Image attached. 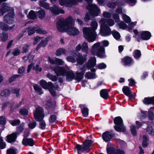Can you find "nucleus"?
<instances>
[{
	"instance_id": "obj_1",
	"label": "nucleus",
	"mask_w": 154,
	"mask_h": 154,
	"mask_svg": "<svg viewBox=\"0 0 154 154\" xmlns=\"http://www.w3.org/2000/svg\"><path fill=\"white\" fill-rule=\"evenodd\" d=\"M74 23L71 17H69L65 20L61 18L57 23V28L60 32L65 31L70 35L75 36L78 35L80 32L76 28L72 26Z\"/></svg>"
},
{
	"instance_id": "obj_2",
	"label": "nucleus",
	"mask_w": 154,
	"mask_h": 154,
	"mask_svg": "<svg viewBox=\"0 0 154 154\" xmlns=\"http://www.w3.org/2000/svg\"><path fill=\"white\" fill-rule=\"evenodd\" d=\"M91 29L90 27L84 28L83 32L84 37L89 42H92L96 39L97 34L95 30L97 29L98 24L95 21L91 23Z\"/></svg>"
},
{
	"instance_id": "obj_3",
	"label": "nucleus",
	"mask_w": 154,
	"mask_h": 154,
	"mask_svg": "<svg viewBox=\"0 0 154 154\" xmlns=\"http://www.w3.org/2000/svg\"><path fill=\"white\" fill-rule=\"evenodd\" d=\"M52 69L57 76H66L68 81H70L75 78V74L72 71H66L63 67L56 66L52 68Z\"/></svg>"
},
{
	"instance_id": "obj_4",
	"label": "nucleus",
	"mask_w": 154,
	"mask_h": 154,
	"mask_svg": "<svg viewBox=\"0 0 154 154\" xmlns=\"http://www.w3.org/2000/svg\"><path fill=\"white\" fill-rule=\"evenodd\" d=\"M91 52L92 54L100 58H104L106 56L105 49L99 42L94 44L92 46Z\"/></svg>"
},
{
	"instance_id": "obj_5",
	"label": "nucleus",
	"mask_w": 154,
	"mask_h": 154,
	"mask_svg": "<svg viewBox=\"0 0 154 154\" xmlns=\"http://www.w3.org/2000/svg\"><path fill=\"white\" fill-rule=\"evenodd\" d=\"M100 24V33L102 36H108L111 33L110 28L106 23V19L104 18L101 19L99 22Z\"/></svg>"
},
{
	"instance_id": "obj_6",
	"label": "nucleus",
	"mask_w": 154,
	"mask_h": 154,
	"mask_svg": "<svg viewBox=\"0 0 154 154\" xmlns=\"http://www.w3.org/2000/svg\"><path fill=\"white\" fill-rule=\"evenodd\" d=\"M136 0H120L117 1L116 2H109L107 6L109 8H114L116 5H123L126 2L128 3L131 5L133 6L136 3Z\"/></svg>"
},
{
	"instance_id": "obj_7",
	"label": "nucleus",
	"mask_w": 154,
	"mask_h": 154,
	"mask_svg": "<svg viewBox=\"0 0 154 154\" xmlns=\"http://www.w3.org/2000/svg\"><path fill=\"white\" fill-rule=\"evenodd\" d=\"M114 123L116 124L114 128L116 130L119 132H124L126 129L123 124V121L119 116L116 117L114 119Z\"/></svg>"
},
{
	"instance_id": "obj_8",
	"label": "nucleus",
	"mask_w": 154,
	"mask_h": 154,
	"mask_svg": "<svg viewBox=\"0 0 154 154\" xmlns=\"http://www.w3.org/2000/svg\"><path fill=\"white\" fill-rule=\"evenodd\" d=\"M92 143V142L91 140H86L82 146L79 144L77 145L76 149L78 151V154H81L79 153L80 151L84 152L89 149Z\"/></svg>"
},
{
	"instance_id": "obj_9",
	"label": "nucleus",
	"mask_w": 154,
	"mask_h": 154,
	"mask_svg": "<svg viewBox=\"0 0 154 154\" xmlns=\"http://www.w3.org/2000/svg\"><path fill=\"white\" fill-rule=\"evenodd\" d=\"M29 35H30L33 34L35 31L37 33L40 34H45L47 33V31L40 28L38 26L34 27H29L26 29Z\"/></svg>"
},
{
	"instance_id": "obj_10",
	"label": "nucleus",
	"mask_w": 154,
	"mask_h": 154,
	"mask_svg": "<svg viewBox=\"0 0 154 154\" xmlns=\"http://www.w3.org/2000/svg\"><path fill=\"white\" fill-rule=\"evenodd\" d=\"M35 119L37 121H40L43 120L44 117V114L43 109L41 107H37L33 113Z\"/></svg>"
},
{
	"instance_id": "obj_11",
	"label": "nucleus",
	"mask_w": 154,
	"mask_h": 154,
	"mask_svg": "<svg viewBox=\"0 0 154 154\" xmlns=\"http://www.w3.org/2000/svg\"><path fill=\"white\" fill-rule=\"evenodd\" d=\"M87 8L89 10V13L92 15L96 16L100 13V9L95 4L89 5Z\"/></svg>"
},
{
	"instance_id": "obj_12",
	"label": "nucleus",
	"mask_w": 154,
	"mask_h": 154,
	"mask_svg": "<svg viewBox=\"0 0 154 154\" xmlns=\"http://www.w3.org/2000/svg\"><path fill=\"white\" fill-rule=\"evenodd\" d=\"M82 0H59L60 4L61 6L71 7L77 4L78 2H81Z\"/></svg>"
},
{
	"instance_id": "obj_13",
	"label": "nucleus",
	"mask_w": 154,
	"mask_h": 154,
	"mask_svg": "<svg viewBox=\"0 0 154 154\" xmlns=\"http://www.w3.org/2000/svg\"><path fill=\"white\" fill-rule=\"evenodd\" d=\"M77 57L76 58L77 62L79 64H82L85 62L87 60V54H85L82 56V54L81 53H78L76 55Z\"/></svg>"
},
{
	"instance_id": "obj_14",
	"label": "nucleus",
	"mask_w": 154,
	"mask_h": 154,
	"mask_svg": "<svg viewBox=\"0 0 154 154\" xmlns=\"http://www.w3.org/2000/svg\"><path fill=\"white\" fill-rule=\"evenodd\" d=\"M14 12L11 10L10 13L6 15L4 17V20L8 23H11L14 21Z\"/></svg>"
},
{
	"instance_id": "obj_15",
	"label": "nucleus",
	"mask_w": 154,
	"mask_h": 154,
	"mask_svg": "<svg viewBox=\"0 0 154 154\" xmlns=\"http://www.w3.org/2000/svg\"><path fill=\"white\" fill-rule=\"evenodd\" d=\"M50 10L53 15H58L60 13H64V11L63 10L59 8L55 5L53 7H50Z\"/></svg>"
},
{
	"instance_id": "obj_16",
	"label": "nucleus",
	"mask_w": 154,
	"mask_h": 154,
	"mask_svg": "<svg viewBox=\"0 0 154 154\" xmlns=\"http://www.w3.org/2000/svg\"><path fill=\"white\" fill-rule=\"evenodd\" d=\"M121 62L124 66H130L133 63V60L131 57L126 56L122 59Z\"/></svg>"
},
{
	"instance_id": "obj_17",
	"label": "nucleus",
	"mask_w": 154,
	"mask_h": 154,
	"mask_svg": "<svg viewBox=\"0 0 154 154\" xmlns=\"http://www.w3.org/2000/svg\"><path fill=\"white\" fill-rule=\"evenodd\" d=\"M22 144L25 146H33L34 144V141L32 138H24L23 139Z\"/></svg>"
},
{
	"instance_id": "obj_18",
	"label": "nucleus",
	"mask_w": 154,
	"mask_h": 154,
	"mask_svg": "<svg viewBox=\"0 0 154 154\" xmlns=\"http://www.w3.org/2000/svg\"><path fill=\"white\" fill-rule=\"evenodd\" d=\"M40 85L44 89H50L52 88L53 86L52 83L51 82L47 83L44 80H42L40 82Z\"/></svg>"
},
{
	"instance_id": "obj_19",
	"label": "nucleus",
	"mask_w": 154,
	"mask_h": 154,
	"mask_svg": "<svg viewBox=\"0 0 154 154\" xmlns=\"http://www.w3.org/2000/svg\"><path fill=\"white\" fill-rule=\"evenodd\" d=\"M48 60L50 63L52 64L62 65H63L64 63V62L63 60L57 58L52 59L50 57H49Z\"/></svg>"
},
{
	"instance_id": "obj_20",
	"label": "nucleus",
	"mask_w": 154,
	"mask_h": 154,
	"mask_svg": "<svg viewBox=\"0 0 154 154\" xmlns=\"http://www.w3.org/2000/svg\"><path fill=\"white\" fill-rule=\"evenodd\" d=\"M17 135L15 132L13 133L7 135L6 137L7 141L9 143L15 142L17 138Z\"/></svg>"
},
{
	"instance_id": "obj_21",
	"label": "nucleus",
	"mask_w": 154,
	"mask_h": 154,
	"mask_svg": "<svg viewBox=\"0 0 154 154\" xmlns=\"http://www.w3.org/2000/svg\"><path fill=\"white\" fill-rule=\"evenodd\" d=\"M140 35L141 38L143 40H148L151 36L150 33L147 31H142L140 33Z\"/></svg>"
},
{
	"instance_id": "obj_22",
	"label": "nucleus",
	"mask_w": 154,
	"mask_h": 154,
	"mask_svg": "<svg viewBox=\"0 0 154 154\" xmlns=\"http://www.w3.org/2000/svg\"><path fill=\"white\" fill-rule=\"evenodd\" d=\"M122 91L130 99L133 98V95L131 92L130 88L127 86H124L122 88Z\"/></svg>"
},
{
	"instance_id": "obj_23",
	"label": "nucleus",
	"mask_w": 154,
	"mask_h": 154,
	"mask_svg": "<svg viewBox=\"0 0 154 154\" xmlns=\"http://www.w3.org/2000/svg\"><path fill=\"white\" fill-rule=\"evenodd\" d=\"M96 60L95 57H92L90 58L87 64V66L88 69L94 67L96 63Z\"/></svg>"
},
{
	"instance_id": "obj_24",
	"label": "nucleus",
	"mask_w": 154,
	"mask_h": 154,
	"mask_svg": "<svg viewBox=\"0 0 154 154\" xmlns=\"http://www.w3.org/2000/svg\"><path fill=\"white\" fill-rule=\"evenodd\" d=\"M79 107L81 108L83 116L85 117L87 116L88 114V109L86 107L85 105L80 104Z\"/></svg>"
},
{
	"instance_id": "obj_25",
	"label": "nucleus",
	"mask_w": 154,
	"mask_h": 154,
	"mask_svg": "<svg viewBox=\"0 0 154 154\" xmlns=\"http://www.w3.org/2000/svg\"><path fill=\"white\" fill-rule=\"evenodd\" d=\"M15 26V25H13L11 26L8 27L7 24L4 22H1L0 23V27L3 30L6 31L8 30H11Z\"/></svg>"
},
{
	"instance_id": "obj_26",
	"label": "nucleus",
	"mask_w": 154,
	"mask_h": 154,
	"mask_svg": "<svg viewBox=\"0 0 154 154\" xmlns=\"http://www.w3.org/2000/svg\"><path fill=\"white\" fill-rule=\"evenodd\" d=\"M103 140L106 142H108L112 138L111 133L109 132L104 133L102 136Z\"/></svg>"
},
{
	"instance_id": "obj_27",
	"label": "nucleus",
	"mask_w": 154,
	"mask_h": 154,
	"mask_svg": "<svg viewBox=\"0 0 154 154\" xmlns=\"http://www.w3.org/2000/svg\"><path fill=\"white\" fill-rule=\"evenodd\" d=\"M85 70H82L80 72H76V75L74 79L78 82H80L82 79L83 78V75L85 72Z\"/></svg>"
},
{
	"instance_id": "obj_28",
	"label": "nucleus",
	"mask_w": 154,
	"mask_h": 154,
	"mask_svg": "<svg viewBox=\"0 0 154 154\" xmlns=\"http://www.w3.org/2000/svg\"><path fill=\"white\" fill-rule=\"evenodd\" d=\"M100 95L101 97L104 99H107L109 97L108 92L106 89H103L100 91Z\"/></svg>"
},
{
	"instance_id": "obj_29",
	"label": "nucleus",
	"mask_w": 154,
	"mask_h": 154,
	"mask_svg": "<svg viewBox=\"0 0 154 154\" xmlns=\"http://www.w3.org/2000/svg\"><path fill=\"white\" fill-rule=\"evenodd\" d=\"M24 123H22L19 126L17 127L16 128V131L15 132L17 135L22 133L24 129Z\"/></svg>"
},
{
	"instance_id": "obj_30",
	"label": "nucleus",
	"mask_w": 154,
	"mask_h": 154,
	"mask_svg": "<svg viewBox=\"0 0 154 154\" xmlns=\"http://www.w3.org/2000/svg\"><path fill=\"white\" fill-rule=\"evenodd\" d=\"M143 102L145 104L152 103L154 104V97L151 98L146 97L144 99Z\"/></svg>"
},
{
	"instance_id": "obj_31",
	"label": "nucleus",
	"mask_w": 154,
	"mask_h": 154,
	"mask_svg": "<svg viewBox=\"0 0 154 154\" xmlns=\"http://www.w3.org/2000/svg\"><path fill=\"white\" fill-rule=\"evenodd\" d=\"M89 50V47L88 44L86 42H84L82 45V51L83 52L85 53L86 54H88Z\"/></svg>"
},
{
	"instance_id": "obj_32",
	"label": "nucleus",
	"mask_w": 154,
	"mask_h": 154,
	"mask_svg": "<svg viewBox=\"0 0 154 154\" xmlns=\"http://www.w3.org/2000/svg\"><path fill=\"white\" fill-rule=\"evenodd\" d=\"M66 52V49L63 48H60L56 51V54L57 56H60L62 54H65Z\"/></svg>"
},
{
	"instance_id": "obj_33",
	"label": "nucleus",
	"mask_w": 154,
	"mask_h": 154,
	"mask_svg": "<svg viewBox=\"0 0 154 154\" xmlns=\"http://www.w3.org/2000/svg\"><path fill=\"white\" fill-rule=\"evenodd\" d=\"M37 13L38 16L40 19H43L45 17V12L42 8H41V10L38 11Z\"/></svg>"
},
{
	"instance_id": "obj_34",
	"label": "nucleus",
	"mask_w": 154,
	"mask_h": 154,
	"mask_svg": "<svg viewBox=\"0 0 154 154\" xmlns=\"http://www.w3.org/2000/svg\"><path fill=\"white\" fill-rule=\"evenodd\" d=\"M133 55L135 58L139 59L141 55L140 51L138 50H135L134 51Z\"/></svg>"
},
{
	"instance_id": "obj_35",
	"label": "nucleus",
	"mask_w": 154,
	"mask_h": 154,
	"mask_svg": "<svg viewBox=\"0 0 154 154\" xmlns=\"http://www.w3.org/2000/svg\"><path fill=\"white\" fill-rule=\"evenodd\" d=\"M56 102L54 100H52L51 99L47 102L46 107L48 108H53L56 105Z\"/></svg>"
},
{
	"instance_id": "obj_36",
	"label": "nucleus",
	"mask_w": 154,
	"mask_h": 154,
	"mask_svg": "<svg viewBox=\"0 0 154 154\" xmlns=\"http://www.w3.org/2000/svg\"><path fill=\"white\" fill-rule=\"evenodd\" d=\"M39 5L41 7L45 8L47 9H50V7L49 4L46 2L43 1H40Z\"/></svg>"
},
{
	"instance_id": "obj_37",
	"label": "nucleus",
	"mask_w": 154,
	"mask_h": 154,
	"mask_svg": "<svg viewBox=\"0 0 154 154\" xmlns=\"http://www.w3.org/2000/svg\"><path fill=\"white\" fill-rule=\"evenodd\" d=\"M30 45L27 44H25L22 47V52L23 53H27L29 50Z\"/></svg>"
},
{
	"instance_id": "obj_38",
	"label": "nucleus",
	"mask_w": 154,
	"mask_h": 154,
	"mask_svg": "<svg viewBox=\"0 0 154 154\" xmlns=\"http://www.w3.org/2000/svg\"><path fill=\"white\" fill-rule=\"evenodd\" d=\"M111 33L114 37L116 39L118 40L119 39L120 37V35L119 33L117 31L114 30Z\"/></svg>"
},
{
	"instance_id": "obj_39",
	"label": "nucleus",
	"mask_w": 154,
	"mask_h": 154,
	"mask_svg": "<svg viewBox=\"0 0 154 154\" xmlns=\"http://www.w3.org/2000/svg\"><path fill=\"white\" fill-rule=\"evenodd\" d=\"M153 110H154V107L150 108L149 109L148 115L150 120H152L153 119L154 114L152 112Z\"/></svg>"
},
{
	"instance_id": "obj_40",
	"label": "nucleus",
	"mask_w": 154,
	"mask_h": 154,
	"mask_svg": "<svg viewBox=\"0 0 154 154\" xmlns=\"http://www.w3.org/2000/svg\"><path fill=\"white\" fill-rule=\"evenodd\" d=\"M85 76L88 79H93L96 78L95 74L94 72H87Z\"/></svg>"
},
{
	"instance_id": "obj_41",
	"label": "nucleus",
	"mask_w": 154,
	"mask_h": 154,
	"mask_svg": "<svg viewBox=\"0 0 154 154\" xmlns=\"http://www.w3.org/2000/svg\"><path fill=\"white\" fill-rule=\"evenodd\" d=\"M28 16L29 19H35L36 17L35 12L32 10L30 11L29 12Z\"/></svg>"
},
{
	"instance_id": "obj_42",
	"label": "nucleus",
	"mask_w": 154,
	"mask_h": 154,
	"mask_svg": "<svg viewBox=\"0 0 154 154\" xmlns=\"http://www.w3.org/2000/svg\"><path fill=\"white\" fill-rule=\"evenodd\" d=\"M146 131L150 135H154V130L152 126H148L146 128Z\"/></svg>"
},
{
	"instance_id": "obj_43",
	"label": "nucleus",
	"mask_w": 154,
	"mask_h": 154,
	"mask_svg": "<svg viewBox=\"0 0 154 154\" xmlns=\"http://www.w3.org/2000/svg\"><path fill=\"white\" fill-rule=\"evenodd\" d=\"M106 19V25L109 26H112L115 24V22L112 19Z\"/></svg>"
},
{
	"instance_id": "obj_44",
	"label": "nucleus",
	"mask_w": 154,
	"mask_h": 154,
	"mask_svg": "<svg viewBox=\"0 0 154 154\" xmlns=\"http://www.w3.org/2000/svg\"><path fill=\"white\" fill-rule=\"evenodd\" d=\"M143 142L142 145L144 147L146 148L147 147L148 144V142L147 141V137L145 135L143 136Z\"/></svg>"
},
{
	"instance_id": "obj_45",
	"label": "nucleus",
	"mask_w": 154,
	"mask_h": 154,
	"mask_svg": "<svg viewBox=\"0 0 154 154\" xmlns=\"http://www.w3.org/2000/svg\"><path fill=\"white\" fill-rule=\"evenodd\" d=\"M47 42L45 40L42 41L38 45L36 48V49L38 50L40 48L42 47H45L46 45Z\"/></svg>"
},
{
	"instance_id": "obj_46",
	"label": "nucleus",
	"mask_w": 154,
	"mask_h": 154,
	"mask_svg": "<svg viewBox=\"0 0 154 154\" xmlns=\"http://www.w3.org/2000/svg\"><path fill=\"white\" fill-rule=\"evenodd\" d=\"M34 89L37 91L39 94H43V92L42 91L41 88L38 85H35L33 86Z\"/></svg>"
},
{
	"instance_id": "obj_47",
	"label": "nucleus",
	"mask_w": 154,
	"mask_h": 154,
	"mask_svg": "<svg viewBox=\"0 0 154 154\" xmlns=\"http://www.w3.org/2000/svg\"><path fill=\"white\" fill-rule=\"evenodd\" d=\"M117 149H115L112 147H109L107 149V152L108 154H115V151Z\"/></svg>"
},
{
	"instance_id": "obj_48",
	"label": "nucleus",
	"mask_w": 154,
	"mask_h": 154,
	"mask_svg": "<svg viewBox=\"0 0 154 154\" xmlns=\"http://www.w3.org/2000/svg\"><path fill=\"white\" fill-rule=\"evenodd\" d=\"M20 53V50L18 48H15L13 50L12 52L14 56L19 55Z\"/></svg>"
},
{
	"instance_id": "obj_49",
	"label": "nucleus",
	"mask_w": 154,
	"mask_h": 154,
	"mask_svg": "<svg viewBox=\"0 0 154 154\" xmlns=\"http://www.w3.org/2000/svg\"><path fill=\"white\" fill-rule=\"evenodd\" d=\"M10 91L9 90L5 89L1 94V95L3 96L7 97L10 94Z\"/></svg>"
},
{
	"instance_id": "obj_50",
	"label": "nucleus",
	"mask_w": 154,
	"mask_h": 154,
	"mask_svg": "<svg viewBox=\"0 0 154 154\" xmlns=\"http://www.w3.org/2000/svg\"><path fill=\"white\" fill-rule=\"evenodd\" d=\"M39 122H40L39 124V128L42 130L45 129L46 125L45 122L43 120Z\"/></svg>"
},
{
	"instance_id": "obj_51",
	"label": "nucleus",
	"mask_w": 154,
	"mask_h": 154,
	"mask_svg": "<svg viewBox=\"0 0 154 154\" xmlns=\"http://www.w3.org/2000/svg\"><path fill=\"white\" fill-rule=\"evenodd\" d=\"M122 18L123 20L127 23H129L131 21L130 18L125 14H123Z\"/></svg>"
},
{
	"instance_id": "obj_52",
	"label": "nucleus",
	"mask_w": 154,
	"mask_h": 154,
	"mask_svg": "<svg viewBox=\"0 0 154 154\" xmlns=\"http://www.w3.org/2000/svg\"><path fill=\"white\" fill-rule=\"evenodd\" d=\"M20 90V89L19 88H14L12 89L11 92L12 93L15 94H16V96L18 97L19 95V91Z\"/></svg>"
},
{
	"instance_id": "obj_53",
	"label": "nucleus",
	"mask_w": 154,
	"mask_h": 154,
	"mask_svg": "<svg viewBox=\"0 0 154 154\" xmlns=\"http://www.w3.org/2000/svg\"><path fill=\"white\" fill-rule=\"evenodd\" d=\"M57 119V117L55 115H52L49 117V120L50 122L53 123L55 122Z\"/></svg>"
},
{
	"instance_id": "obj_54",
	"label": "nucleus",
	"mask_w": 154,
	"mask_h": 154,
	"mask_svg": "<svg viewBox=\"0 0 154 154\" xmlns=\"http://www.w3.org/2000/svg\"><path fill=\"white\" fill-rule=\"evenodd\" d=\"M47 77L53 81H55L57 80V78L56 76L54 75L50 74H48L47 75Z\"/></svg>"
},
{
	"instance_id": "obj_55",
	"label": "nucleus",
	"mask_w": 154,
	"mask_h": 154,
	"mask_svg": "<svg viewBox=\"0 0 154 154\" xmlns=\"http://www.w3.org/2000/svg\"><path fill=\"white\" fill-rule=\"evenodd\" d=\"M36 125V123L35 121H33L31 122L28 125V127L31 129L34 128Z\"/></svg>"
},
{
	"instance_id": "obj_56",
	"label": "nucleus",
	"mask_w": 154,
	"mask_h": 154,
	"mask_svg": "<svg viewBox=\"0 0 154 154\" xmlns=\"http://www.w3.org/2000/svg\"><path fill=\"white\" fill-rule=\"evenodd\" d=\"M7 154H16V150L14 149L11 148L7 151Z\"/></svg>"
},
{
	"instance_id": "obj_57",
	"label": "nucleus",
	"mask_w": 154,
	"mask_h": 154,
	"mask_svg": "<svg viewBox=\"0 0 154 154\" xmlns=\"http://www.w3.org/2000/svg\"><path fill=\"white\" fill-rule=\"evenodd\" d=\"M5 143L3 141V140L2 137H0V148L3 149L5 147Z\"/></svg>"
},
{
	"instance_id": "obj_58",
	"label": "nucleus",
	"mask_w": 154,
	"mask_h": 154,
	"mask_svg": "<svg viewBox=\"0 0 154 154\" xmlns=\"http://www.w3.org/2000/svg\"><path fill=\"white\" fill-rule=\"evenodd\" d=\"M66 59L67 61L72 63H74L76 61L75 58L73 57L70 56L67 57Z\"/></svg>"
},
{
	"instance_id": "obj_59",
	"label": "nucleus",
	"mask_w": 154,
	"mask_h": 154,
	"mask_svg": "<svg viewBox=\"0 0 154 154\" xmlns=\"http://www.w3.org/2000/svg\"><path fill=\"white\" fill-rule=\"evenodd\" d=\"M131 131L133 135L135 136L137 135L136 128L133 125L131 127Z\"/></svg>"
},
{
	"instance_id": "obj_60",
	"label": "nucleus",
	"mask_w": 154,
	"mask_h": 154,
	"mask_svg": "<svg viewBox=\"0 0 154 154\" xmlns=\"http://www.w3.org/2000/svg\"><path fill=\"white\" fill-rule=\"evenodd\" d=\"M33 69L35 70L36 72H41L42 71V68L40 67L39 65H36L33 68Z\"/></svg>"
},
{
	"instance_id": "obj_61",
	"label": "nucleus",
	"mask_w": 154,
	"mask_h": 154,
	"mask_svg": "<svg viewBox=\"0 0 154 154\" xmlns=\"http://www.w3.org/2000/svg\"><path fill=\"white\" fill-rule=\"evenodd\" d=\"M106 67V64L104 63H101L99 64L97 66L98 69H105Z\"/></svg>"
},
{
	"instance_id": "obj_62",
	"label": "nucleus",
	"mask_w": 154,
	"mask_h": 154,
	"mask_svg": "<svg viewBox=\"0 0 154 154\" xmlns=\"http://www.w3.org/2000/svg\"><path fill=\"white\" fill-rule=\"evenodd\" d=\"M20 123L19 120H16L14 121H10V123L13 126H16L19 125Z\"/></svg>"
},
{
	"instance_id": "obj_63",
	"label": "nucleus",
	"mask_w": 154,
	"mask_h": 154,
	"mask_svg": "<svg viewBox=\"0 0 154 154\" xmlns=\"http://www.w3.org/2000/svg\"><path fill=\"white\" fill-rule=\"evenodd\" d=\"M103 16L105 18H109L111 16V14L109 12L104 11L103 14Z\"/></svg>"
},
{
	"instance_id": "obj_64",
	"label": "nucleus",
	"mask_w": 154,
	"mask_h": 154,
	"mask_svg": "<svg viewBox=\"0 0 154 154\" xmlns=\"http://www.w3.org/2000/svg\"><path fill=\"white\" fill-rule=\"evenodd\" d=\"M119 25L120 28L124 29L127 27V25L123 22H121L119 24Z\"/></svg>"
}]
</instances>
